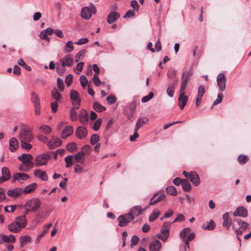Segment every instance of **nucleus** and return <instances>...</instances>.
Returning <instances> with one entry per match:
<instances>
[{
    "label": "nucleus",
    "instance_id": "27",
    "mask_svg": "<svg viewBox=\"0 0 251 251\" xmlns=\"http://www.w3.org/2000/svg\"><path fill=\"white\" fill-rule=\"evenodd\" d=\"M193 72L192 68H190L188 71L183 72L181 76L182 81L188 83L190 77L193 75Z\"/></svg>",
    "mask_w": 251,
    "mask_h": 251
},
{
    "label": "nucleus",
    "instance_id": "11",
    "mask_svg": "<svg viewBox=\"0 0 251 251\" xmlns=\"http://www.w3.org/2000/svg\"><path fill=\"white\" fill-rule=\"evenodd\" d=\"M61 66L64 67L65 66L71 67L74 63L73 58L70 54H68L64 56L62 59H60Z\"/></svg>",
    "mask_w": 251,
    "mask_h": 251
},
{
    "label": "nucleus",
    "instance_id": "12",
    "mask_svg": "<svg viewBox=\"0 0 251 251\" xmlns=\"http://www.w3.org/2000/svg\"><path fill=\"white\" fill-rule=\"evenodd\" d=\"M87 130L83 126H78L75 131V134L77 138L79 139H83L87 135Z\"/></svg>",
    "mask_w": 251,
    "mask_h": 251
},
{
    "label": "nucleus",
    "instance_id": "63",
    "mask_svg": "<svg viewBox=\"0 0 251 251\" xmlns=\"http://www.w3.org/2000/svg\"><path fill=\"white\" fill-rule=\"evenodd\" d=\"M138 240H139L138 237L136 235H133L132 237V238L131 240L130 246L132 248L133 246L136 245L137 244Z\"/></svg>",
    "mask_w": 251,
    "mask_h": 251
},
{
    "label": "nucleus",
    "instance_id": "38",
    "mask_svg": "<svg viewBox=\"0 0 251 251\" xmlns=\"http://www.w3.org/2000/svg\"><path fill=\"white\" fill-rule=\"evenodd\" d=\"M93 108L97 112H100L105 110L106 108L101 104H100L98 102L95 101L93 104Z\"/></svg>",
    "mask_w": 251,
    "mask_h": 251
},
{
    "label": "nucleus",
    "instance_id": "44",
    "mask_svg": "<svg viewBox=\"0 0 251 251\" xmlns=\"http://www.w3.org/2000/svg\"><path fill=\"white\" fill-rule=\"evenodd\" d=\"M40 129L46 134H49L51 131V128L46 125H44L40 127Z\"/></svg>",
    "mask_w": 251,
    "mask_h": 251
},
{
    "label": "nucleus",
    "instance_id": "43",
    "mask_svg": "<svg viewBox=\"0 0 251 251\" xmlns=\"http://www.w3.org/2000/svg\"><path fill=\"white\" fill-rule=\"evenodd\" d=\"M31 100L33 103L34 105H36V104H40L39 98L38 96L34 92L31 93Z\"/></svg>",
    "mask_w": 251,
    "mask_h": 251
},
{
    "label": "nucleus",
    "instance_id": "30",
    "mask_svg": "<svg viewBox=\"0 0 251 251\" xmlns=\"http://www.w3.org/2000/svg\"><path fill=\"white\" fill-rule=\"evenodd\" d=\"M36 183H32L28 186H26L24 189H22V191H23V194H28L34 191L36 186Z\"/></svg>",
    "mask_w": 251,
    "mask_h": 251
},
{
    "label": "nucleus",
    "instance_id": "23",
    "mask_svg": "<svg viewBox=\"0 0 251 251\" xmlns=\"http://www.w3.org/2000/svg\"><path fill=\"white\" fill-rule=\"evenodd\" d=\"M188 99L187 96H185V94H179L178 99V105L181 109H183L187 103Z\"/></svg>",
    "mask_w": 251,
    "mask_h": 251
},
{
    "label": "nucleus",
    "instance_id": "28",
    "mask_svg": "<svg viewBox=\"0 0 251 251\" xmlns=\"http://www.w3.org/2000/svg\"><path fill=\"white\" fill-rule=\"evenodd\" d=\"M149 121L148 118L143 117L139 118L136 123L135 130L137 131L139 128L142 127L144 124L147 123Z\"/></svg>",
    "mask_w": 251,
    "mask_h": 251
},
{
    "label": "nucleus",
    "instance_id": "6",
    "mask_svg": "<svg viewBox=\"0 0 251 251\" xmlns=\"http://www.w3.org/2000/svg\"><path fill=\"white\" fill-rule=\"evenodd\" d=\"M70 98L73 106L76 109H79L81 102L79 93L75 90L72 91L70 93Z\"/></svg>",
    "mask_w": 251,
    "mask_h": 251
},
{
    "label": "nucleus",
    "instance_id": "9",
    "mask_svg": "<svg viewBox=\"0 0 251 251\" xmlns=\"http://www.w3.org/2000/svg\"><path fill=\"white\" fill-rule=\"evenodd\" d=\"M165 197L164 194L161 193L160 191L155 193L150 200L149 205H154L163 200Z\"/></svg>",
    "mask_w": 251,
    "mask_h": 251
},
{
    "label": "nucleus",
    "instance_id": "64",
    "mask_svg": "<svg viewBox=\"0 0 251 251\" xmlns=\"http://www.w3.org/2000/svg\"><path fill=\"white\" fill-rule=\"evenodd\" d=\"M62 67H61L59 64H56V71L57 73L60 75H63L65 71V70L63 69Z\"/></svg>",
    "mask_w": 251,
    "mask_h": 251
},
{
    "label": "nucleus",
    "instance_id": "8",
    "mask_svg": "<svg viewBox=\"0 0 251 251\" xmlns=\"http://www.w3.org/2000/svg\"><path fill=\"white\" fill-rule=\"evenodd\" d=\"M96 12V8L94 6L91 9L85 7L81 10V15L82 18L87 20L91 18L92 13H95Z\"/></svg>",
    "mask_w": 251,
    "mask_h": 251
},
{
    "label": "nucleus",
    "instance_id": "53",
    "mask_svg": "<svg viewBox=\"0 0 251 251\" xmlns=\"http://www.w3.org/2000/svg\"><path fill=\"white\" fill-rule=\"evenodd\" d=\"M57 85L59 91H63L64 89V85L63 80L59 77L57 79Z\"/></svg>",
    "mask_w": 251,
    "mask_h": 251
},
{
    "label": "nucleus",
    "instance_id": "3",
    "mask_svg": "<svg viewBox=\"0 0 251 251\" xmlns=\"http://www.w3.org/2000/svg\"><path fill=\"white\" fill-rule=\"evenodd\" d=\"M26 220L25 215L17 217L15 221L8 225V229L12 232L18 233L22 228L25 227Z\"/></svg>",
    "mask_w": 251,
    "mask_h": 251
},
{
    "label": "nucleus",
    "instance_id": "52",
    "mask_svg": "<svg viewBox=\"0 0 251 251\" xmlns=\"http://www.w3.org/2000/svg\"><path fill=\"white\" fill-rule=\"evenodd\" d=\"M153 97V93L152 92H151L147 96H144L142 98L141 101L143 103L146 102L151 100Z\"/></svg>",
    "mask_w": 251,
    "mask_h": 251
},
{
    "label": "nucleus",
    "instance_id": "25",
    "mask_svg": "<svg viewBox=\"0 0 251 251\" xmlns=\"http://www.w3.org/2000/svg\"><path fill=\"white\" fill-rule=\"evenodd\" d=\"M223 219L224 221L223 223V226L227 228H229L231 225L232 220L228 212H226L223 215Z\"/></svg>",
    "mask_w": 251,
    "mask_h": 251
},
{
    "label": "nucleus",
    "instance_id": "40",
    "mask_svg": "<svg viewBox=\"0 0 251 251\" xmlns=\"http://www.w3.org/2000/svg\"><path fill=\"white\" fill-rule=\"evenodd\" d=\"M31 238L30 236L27 235L21 236L20 238V245L21 246H23L26 243L30 242Z\"/></svg>",
    "mask_w": 251,
    "mask_h": 251
},
{
    "label": "nucleus",
    "instance_id": "37",
    "mask_svg": "<svg viewBox=\"0 0 251 251\" xmlns=\"http://www.w3.org/2000/svg\"><path fill=\"white\" fill-rule=\"evenodd\" d=\"M159 215H160L159 211L157 209H154L152 213L150 215V216L149 217V221L150 222L154 221L155 220H156L158 217Z\"/></svg>",
    "mask_w": 251,
    "mask_h": 251
},
{
    "label": "nucleus",
    "instance_id": "62",
    "mask_svg": "<svg viewBox=\"0 0 251 251\" xmlns=\"http://www.w3.org/2000/svg\"><path fill=\"white\" fill-rule=\"evenodd\" d=\"M93 80L94 83L96 86H99L101 84L100 80L97 74H94Z\"/></svg>",
    "mask_w": 251,
    "mask_h": 251
},
{
    "label": "nucleus",
    "instance_id": "22",
    "mask_svg": "<svg viewBox=\"0 0 251 251\" xmlns=\"http://www.w3.org/2000/svg\"><path fill=\"white\" fill-rule=\"evenodd\" d=\"M23 194V191H22V189L19 188L10 189L7 193V195L11 198L17 197Z\"/></svg>",
    "mask_w": 251,
    "mask_h": 251
},
{
    "label": "nucleus",
    "instance_id": "21",
    "mask_svg": "<svg viewBox=\"0 0 251 251\" xmlns=\"http://www.w3.org/2000/svg\"><path fill=\"white\" fill-rule=\"evenodd\" d=\"M161 248V243L157 240L151 242L149 246L150 251H159Z\"/></svg>",
    "mask_w": 251,
    "mask_h": 251
},
{
    "label": "nucleus",
    "instance_id": "15",
    "mask_svg": "<svg viewBox=\"0 0 251 251\" xmlns=\"http://www.w3.org/2000/svg\"><path fill=\"white\" fill-rule=\"evenodd\" d=\"M191 182L196 186H198L200 183V179L198 174L195 172L189 173V178Z\"/></svg>",
    "mask_w": 251,
    "mask_h": 251
},
{
    "label": "nucleus",
    "instance_id": "56",
    "mask_svg": "<svg viewBox=\"0 0 251 251\" xmlns=\"http://www.w3.org/2000/svg\"><path fill=\"white\" fill-rule=\"evenodd\" d=\"M249 158L246 155H239L238 157V160L240 164H244L248 160Z\"/></svg>",
    "mask_w": 251,
    "mask_h": 251
},
{
    "label": "nucleus",
    "instance_id": "1",
    "mask_svg": "<svg viewBox=\"0 0 251 251\" xmlns=\"http://www.w3.org/2000/svg\"><path fill=\"white\" fill-rule=\"evenodd\" d=\"M18 138L20 141L21 147L23 149L28 151L32 148V145L30 144V142L33 139V135L29 129L22 128L20 131Z\"/></svg>",
    "mask_w": 251,
    "mask_h": 251
},
{
    "label": "nucleus",
    "instance_id": "58",
    "mask_svg": "<svg viewBox=\"0 0 251 251\" xmlns=\"http://www.w3.org/2000/svg\"><path fill=\"white\" fill-rule=\"evenodd\" d=\"M177 74V71L176 70H170L167 73V76L170 79H176V76Z\"/></svg>",
    "mask_w": 251,
    "mask_h": 251
},
{
    "label": "nucleus",
    "instance_id": "20",
    "mask_svg": "<svg viewBox=\"0 0 251 251\" xmlns=\"http://www.w3.org/2000/svg\"><path fill=\"white\" fill-rule=\"evenodd\" d=\"M14 179L17 180L19 182L23 183L24 181L29 178L28 175L25 173H15L13 176Z\"/></svg>",
    "mask_w": 251,
    "mask_h": 251
},
{
    "label": "nucleus",
    "instance_id": "50",
    "mask_svg": "<svg viewBox=\"0 0 251 251\" xmlns=\"http://www.w3.org/2000/svg\"><path fill=\"white\" fill-rule=\"evenodd\" d=\"M18 64L20 66L25 68V70H27V71H30L31 70V67L30 66H27L22 59L18 60Z\"/></svg>",
    "mask_w": 251,
    "mask_h": 251
},
{
    "label": "nucleus",
    "instance_id": "5",
    "mask_svg": "<svg viewBox=\"0 0 251 251\" xmlns=\"http://www.w3.org/2000/svg\"><path fill=\"white\" fill-rule=\"evenodd\" d=\"M50 158V156L47 153L37 155L34 159L35 165L37 167L46 165Z\"/></svg>",
    "mask_w": 251,
    "mask_h": 251
},
{
    "label": "nucleus",
    "instance_id": "36",
    "mask_svg": "<svg viewBox=\"0 0 251 251\" xmlns=\"http://www.w3.org/2000/svg\"><path fill=\"white\" fill-rule=\"evenodd\" d=\"M51 95L57 101L59 100L61 98V94L58 92L56 88H53L51 91Z\"/></svg>",
    "mask_w": 251,
    "mask_h": 251
},
{
    "label": "nucleus",
    "instance_id": "42",
    "mask_svg": "<svg viewBox=\"0 0 251 251\" xmlns=\"http://www.w3.org/2000/svg\"><path fill=\"white\" fill-rule=\"evenodd\" d=\"M190 228L188 227H186L183 229V230L180 233V237L183 239V241L185 240L187 235L190 232Z\"/></svg>",
    "mask_w": 251,
    "mask_h": 251
},
{
    "label": "nucleus",
    "instance_id": "41",
    "mask_svg": "<svg viewBox=\"0 0 251 251\" xmlns=\"http://www.w3.org/2000/svg\"><path fill=\"white\" fill-rule=\"evenodd\" d=\"M171 224L172 223L169 222H165L161 227V231L169 233V229Z\"/></svg>",
    "mask_w": 251,
    "mask_h": 251
},
{
    "label": "nucleus",
    "instance_id": "54",
    "mask_svg": "<svg viewBox=\"0 0 251 251\" xmlns=\"http://www.w3.org/2000/svg\"><path fill=\"white\" fill-rule=\"evenodd\" d=\"M86 52L85 50H80L75 56V61L78 62L79 60H81L84 53Z\"/></svg>",
    "mask_w": 251,
    "mask_h": 251
},
{
    "label": "nucleus",
    "instance_id": "39",
    "mask_svg": "<svg viewBox=\"0 0 251 251\" xmlns=\"http://www.w3.org/2000/svg\"><path fill=\"white\" fill-rule=\"evenodd\" d=\"M157 236L163 242H165L169 236V233L163 232V231H161L160 233L157 234Z\"/></svg>",
    "mask_w": 251,
    "mask_h": 251
},
{
    "label": "nucleus",
    "instance_id": "35",
    "mask_svg": "<svg viewBox=\"0 0 251 251\" xmlns=\"http://www.w3.org/2000/svg\"><path fill=\"white\" fill-rule=\"evenodd\" d=\"M1 239L3 242H11L14 243L15 241V237L12 234H10L9 235H2L1 237Z\"/></svg>",
    "mask_w": 251,
    "mask_h": 251
},
{
    "label": "nucleus",
    "instance_id": "60",
    "mask_svg": "<svg viewBox=\"0 0 251 251\" xmlns=\"http://www.w3.org/2000/svg\"><path fill=\"white\" fill-rule=\"evenodd\" d=\"M223 95L222 93H219L217 99L213 102V105H216L222 102Z\"/></svg>",
    "mask_w": 251,
    "mask_h": 251
},
{
    "label": "nucleus",
    "instance_id": "47",
    "mask_svg": "<svg viewBox=\"0 0 251 251\" xmlns=\"http://www.w3.org/2000/svg\"><path fill=\"white\" fill-rule=\"evenodd\" d=\"M72 158H73L72 155H68L65 158V161L66 163V167L67 168H70L72 166V165L73 164Z\"/></svg>",
    "mask_w": 251,
    "mask_h": 251
},
{
    "label": "nucleus",
    "instance_id": "32",
    "mask_svg": "<svg viewBox=\"0 0 251 251\" xmlns=\"http://www.w3.org/2000/svg\"><path fill=\"white\" fill-rule=\"evenodd\" d=\"M2 176L7 181L10 178V173L9 169L6 167H2L1 169Z\"/></svg>",
    "mask_w": 251,
    "mask_h": 251
},
{
    "label": "nucleus",
    "instance_id": "29",
    "mask_svg": "<svg viewBox=\"0 0 251 251\" xmlns=\"http://www.w3.org/2000/svg\"><path fill=\"white\" fill-rule=\"evenodd\" d=\"M235 221L239 226V228H241L242 230H245L249 227V224L246 222L242 221L241 219H236Z\"/></svg>",
    "mask_w": 251,
    "mask_h": 251
},
{
    "label": "nucleus",
    "instance_id": "17",
    "mask_svg": "<svg viewBox=\"0 0 251 251\" xmlns=\"http://www.w3.org/2000/svg\"><path fill=\"white\" fill-rule=\"evenodd\" d=\"M19 144L17 139L12 137L9 140V150L11 152H14L19 148Z\"/></svg>",
    "mask_w": 251,
    "mask_h": 251
},
{
    "label": "nucleus",
    "instance_id": "31",
    "mask_svg": "<svg viewBox=\"0 0 251 251\" xmlns=\"http://www.w3.org/2000/svg\"><path fill=\"white\" fill-rule=\"evenodd\" d=\"M182 189L185 192H189L191 189V186L190 182L185 179H182L181 181Z\"/></svg>",
    "mask_w": 251,
    "mask_h": 251
},
{
    "label": "nucleus",
    "instance_id": "55",
    "mask_svg": "<svg viewBox=\"0 0 251 251\" xmlns=\"http://www.w3.org/2000/svg\"><path fill=\"white\" fill-rule=\"evenodd\" d=\"M100 140L99 136L97 134H93L90 139V142L92 144H96Z\"/></svg>",
    "mask_w": 251,
    "mask_h": 251
},
{
    "label": "nucleus",
    "instance_id": "10",
    "mask_svg": "<svg viewBox=\"0 0 251 251\" xmlns=\"http://www.w3.org/2000/svg\"><path fill=\"white\" fill-rule=\"evenodd\" d=\"M226 78L225 75L223 74H220L217 77V82L220 91L223 92L226 89Z\"/></svg>",
    "mask_w": 251,
    "mask_h": 251
},
{
    "label": "nucleus",
    "instance_id": "7",
    "mask_svg": "<svg viewBox=\"0 0 251 251\" xmlns=\"http://www.w3.org/2000/svg\"><path fill=\"white\" fill-rule=\"evenodd\" d=\"M119 222V226L121 227L125 226L127 225L128 223L133 220L132 216L130 214H125L121 215L117 218Z\"/></svg>",
    "mask_w": 251,
    "mask_h": 251
},
{
    "label": "nucleus",
    "instance_id": "4",
    "mask_svg": "<svg viewBox=\"0 0 251 251\" xmlns=\"http://www.w3.org/2000/svg\"><path fill=\"white\" fill-rule=\"evenodd\" d=\"M41 201L40 200L33 198L26 201L25 204V207L27 208L28 210L36 211L40 207Z\"/></svg>",
    "mask_w": 251,
    "mask_h": 251
},
{
    "label": "nucleus",
    "instance_id": "26",
    "mask_svg": "<svg viewBox=\"0 0 251 251\" xmlns=\"http://www.w3.org/2000/svg\"><path fill=\"white\" fill-rule=\"evenodd\" d=\"M34 175L35 176L39 177L41 180L46 181L48 179L47 174L45 171H42L41 170H36L34 172Z\"/></svg>",
    "mask_w": 251,
    "mask_h": 251
},
{
    "label": "nucleus",
    "instance_id": "49",
    "mask_svg": "<svg viewBox=\"0 0 251 251\" xmlns=\"http://www.w3.org/2000/svg\"><path fill=\"white\" fill-rule=\"evenodd\" d=\"M52 224L49 223L47 225L44 226V230L42 232V233L38 236V238H40L44 236L48 232Z\"/></svg>",
    "mask_w": 251,
    "mask_h": 251
},
{
    "label": "nucleus",
    "instance_id": "18",
    "mask_svg": "<svg viewBox=\"0 0 251 251\" xmlns=\"http://www.w3.org/2000/svg\"><path fill=\"white\" fill-rule=\"evenodd\" d=\"M61 143V140L59 138H52L51 140L48 143V146L50 149H54L60 146Z\"/></svg>",
    "mask_w": 251,
    "mask_h": 251
},
{
    "label": "nucleus",
    "instance_id": "51",
    "mask_svg": "<svg viewBox=\"0 0 251 251\" xmlns=\"http://www.w3.org/2000/svg\"><path fill=\"white\" fill-rule=\"evenodd\" d=\"M102 123V119H99L94 123L93 128L95 131H98Z\"/></svg>",
    "mask_w": 251,
    "mask_h": 251
},
{
    "label": "nucleus",
    "instance_id": "24",
    "mask_svg": "<svg viewBox=\"0 0 251 251\" xmlns=\"http://www.w3.org/2000/svg\"><path fill=\"white\" fill-rule=\"evenodd\" d=\"M74 132V129L72 126H66L63 130L61 133V137L63 139H66L68 136H70L73 134Z\"/></svg>",
    "mask_w": 251,
    "mask_h": 251
},
{
    "label": "nucleus",
    "instance_id": "13",
    "mask_svg": "<svg viewBox=\"0 0 251 251\" xmlns=\"http://www.w3.org/2000/svg\"><path fill=\"white\" fill-rule=\"evenodd\" d=\"M79 120L83 125L87 124L89 120V116L87 112L85 109H81L79 114Z\"/></svg>",
    "mask_w": 251,
    "mask_h": 251
},
{
    "label": "nucleus",
    "instance_id": "14",
    "mask_svg": "<svg viewBox=\"0 0 251 251\" xmlns=\"http://www.w3.org/2000/svg\"><path fill=\"white\" fill-rule=\"evenodd\" d=\"M234 216H240L242 217H247L248 215L247 210L243 206H240L236 208L233 213Z\"/></svg>",
    "mask_w": 251,
    "mask_h": 251
},
{
    "label": "nucleus",
    "instance_id": "33",
    "mask_svg": "<svg viewBox=\"0 0 251 251\" xmlns=\"http://www.w3.org/2000/svg\"><path fill=\"white\" fill-rule=\"evenodd\" d=\"M76 109V108L73 106L70 110V118L73 121H76L78 118V115L75 111Z\"/></svg>",
    "mask_w": 251,
    "mask_h": 251
},
{
    "label": "nucleus",
    "instance_id": "19",
    "mask_svg": "<svg viewBox=\"0 0 251 251\" xmlns=\"http://www.w3.org/2000/svg\"><path fill=\"white\" fill-rule=\"evenodd\" d=\"M142 212V209L141 207L139 205H136L132 207L130 209L128 214L132 216L134 220V217L139 216L141 214Z\"/></svg>",
    "mask_w": 251,
    "mask_h": 251
},
{
    "label": "nucleus",
    "instance_id": "34",
    "mask_svg": "<svg viewBox=\"0 0 251 251\" xmlns=\"http://www.w3.org/2000/svg\"><path fill=\"white\" fill-rule=\"evenodd\" d=\"M75 159L77 163H83L85 159V155L80 151L75 155Z\"/></svg>",
    "mask_w": 251,
    "mask_h": 251
},
{
    "label": "nucleus",
    "instance_id": "16",
    "mask_svg": "<svg viewBox=\"0 0 251 251\" xmlns=\"http://www.w3.org/2000/svg\"><path fill=\"white\" fill-rule=\"evenodd\" d=\"M120 14L116 11L111 12L107 16V22L109 24L114 23L119 17Z\"/></svg>",
    "mask_w": 251,
    "mask_h": 251
},
{
    "label": "nucleus",
    "instance_id": "46",
    "mask_svg": "<svg viewBox=\"0 0 251 251\" xmlns=\"http://www.w3.org/2000/svg\"><path fill=\"white\" fill-rule=\"evenodd\" d=\"M166 192L167 194L171 195H176L177 194V191L176 188L174 186H168L166 188Z\"/></svg>",
    "mask_w": 251,
    "mask_h": 251
},
{
    "label": "nucleus",
    "instance_id": "57",
    "mask_svg": "<svg viewBox=\"0 0 251 251\" xmlns=\"http://www.w3.org/2000/svg\"><path fill=\"white\" fill-rule=\"evenodd\" d=\"M80 84H81L82 87H83V88L84 89L87 84V82H88L87 79L85 75H82L80 76Z\"/></svg>",
    "mask_w": 251,
    "mask_h": 251
},
{
    "label": "nucleus",
    "instance_id": "61",
    "mask_svg": "<svg viewBox=\"0 0 251 251\" xmlns=\"http://www.w3.org/2000/svg\"><path fill=\"white\" fill-rule=\"evenodd\" d=\"M73 76V75L70 74L66 76L65 80V82L67 86H70L72 82Z\"/></svg>",
    "mask_w": 251,
    "mask_h": 251
},
{
    "label": "nucleus",
    "instance_id": "2",
    "mask_svg": "<svg viewBox=\"0 0 251 251\" xmlns=\"http://www.w3.org/2000/svg\"><path fill=\"white\" fill-rule=\"evenodd\" d=\"M18 159L22 163L19 165L18 169L22 172H27L34 167L32 162L33 156L29 153H23L18 157Z\"/></svg>",
    "mask_w": 251,
    "mask_h": 251
},
{
    "label": "nucleus",
    "instance_id": "48",
    "mask_svg": "<svg viewBox=\"0 0 251 251\" xmlns=\"http://www.w3.org/2000/svg\"><path fill=\"white\" fill-rule=\"evenodd\" d=\"M76 148V144L74 142H72L68 144L66 147V149L67 151L71 152H74Z\"/></svg>",
    "mask_w": 251,
    "mask_h": 251
},
{
    "label": "nucleus",
    "instance_id": "59",
    "mask_svg": "<svg viewBox=\"0 0 251 251\" xmlns=\"http://www.w3.org/2000/svg\"><path fill=\"white\" fill-rule=\"evenodd\" d=\"M205 93V88L203 85H201L198 88L197 96L202 98Z\"/></svg>",
    "mask_w": 251,
    "mask_h": 251
},
{
    "label": "nucleus",
    "instance_id": "45",
    "mask_svg": "<svg viewBox=\"0 0 251 251\" xmlns=\"http://www.w3.org/2000/svg\"><path fill=\"white\" fill-rule=\"evenodd\" d=\"M65 52H70L74 50V46H73V43L71 41H69L67 42L65 46Z\"/></svg>",
    "mask_w": 251,
    "mask_h": 251
}]
</instances>
